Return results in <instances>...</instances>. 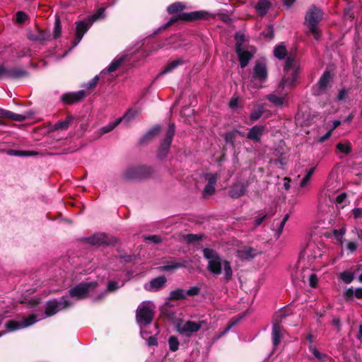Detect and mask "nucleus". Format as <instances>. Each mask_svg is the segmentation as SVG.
Here are the masks:
<instances>
[{"label":"nucleus","instance_id":"nucleus-20","mask_svg":"<svg viewBox=\"0 0 362 362\" xmlns=\"http://www.w3.org/2000/svg\"><path fill=\"white\" fill-rule=\"evenodd\" d=\"M166 283L165 276H159L152 279L148 284L145 285L147 291H156L160 289Z\"/></svg>","mask_w":362,"mask_h":362},{"label":"nucleus","instance_id":"nucleus-26","mask_svg":"<svg viewBox=\"0 0 362 362\" xmlns=\"http://www.w3.org/2000/svg\"><path fill=\"white\" fill-rule=\"evenodd\" d=\"M270 4L268 0H259L255 5V10L258 15L264 16L268 11Z\"/></svg>","mask_w":362,"mask_h":362},{"label":"nucleus","instance_id":"nucleus-52","mask_svg":"<svg viewBox=\"0 0 362 362\" xmlns=\"http://www.w3.org/2000/svg\"><path fill=\"white\" fill-rule=\"evenodd\" d=\"M25 117L23 115L11 112L10 118L12 120L22 122L25 119Z\"/></svg>","mask_w":362,"mask_h":362},{"label":"nucleus","instance_id":"nucleus-12","mask_svg":"<svg viewBox=\"0 0 362 362\" xmlns=\"http://www.w3.org/2000/svg\"><path fill=\"white\" fill-rule=\"evenodd\" d=\"M150 174V170L144 166H136L128 168L124 177L126 180H141L148 177Z\"/></svg>","mask_w":362,"mask_h":362},{"label":"nucleus","instance_id":"nucleus-37","mask_svg":"<svg viewBox=\"0 0 362 362\" xmlns=\"http://www.w3.org/2000/svg\"><path fill=\"white\" fill-rule=\"evenodd\" d=\"M339 277L345 284H350L354 279V274L351 272H344L339 274Z\"/></svg>","mask_w":362,"mask_h":362},{"label":"nucleus","instance_id":"nucleus-57","mask_svg":"<svg viewBox=\"0 0 362 362\" xmlns=\"http://www.w3.org/2000/svg\"><path fill=\"white\" fill-rule=\"evenodd\" d=\"M146 239L147 240H150L154 243H159L161 242V238L158 235H150L148 237H146Z\"/></svg>","mask_w":362,"mask_h":362},{"label":"nucleus","instance_id":"nucleus-13","mask_svg":"<svg viewBox=\"0 0 362 362\" xmlns=\"http://www.w3.org/2000/svg\"><path fill=\"white\" fill-rule=\"evenodd\" d=\"M205 13L203 11H193L189 13H182L178 16V17H173L165 25L164 28H166L178 20H182L185 21H191L197 19L204 18Z\"/></svg>","mask_w":362,"mask_h":362},{"label":"nucleus","instance_id":"nucleus-46","mask_svg":"<svg viewBox=\"0 0 362 362\" xmlns=\"http://www.w3.org/2000/svg\"><path fill=\"white\" fill-rule=\"evenodd\" d=\"M288 218H289V215L287 214H286L284 216V218L280 222L279 228L277 229V235H278V237L281 234V233L283 231V229L284 228V226H285L286 221H288Z\"/></svg>","mask_w":362,"mask_h":362},{"label":"nucleus","instance_id":"nucleus-29","mask_svg":"<svg viewBox=\"0 0 362 362\" xmlns=\"http://www.w3.org/2000/svg\"><path fill=\"white\" fill-rule=\"evenodd\" d=\"M122 122V119H117L115 122H110L108 124L103 127L100 129L99 132L100 135L105 134L106 133L110 132L112 131L117 125H119Z\"/></svg>","mask_w":362,"mask_h":362},{"label":"nucleus","instance_id":"nucleus-14","mask_svg":"<svg viewBox=\"0 0 362 362\" xmlns=\"http://www.w3.org/2000/svg\"><path fill=\"white\" fill-rule=\"evenodd\" d=\"M236 52L238 54L240 66L243 68L247 65L249 61L255 53L256 49L252 46L248 47L246 49L238 47Z\"/></svg>","mask_w":362,"mask_h":362},{"label":"nucleus","instance_id":"nucleus-41","mask_svg":"<svg viewBox=\"0 0 362 362\" xmlns=\"http://www.w3.org/2000/svg\"><path fill=\"white\" fill-rule=\"evenodd\" d=\"M71 118L67 117L65 120L60 121L55 124V129H66L71 124Z\"/></svg>","mask_w":362,"mask_h":362},{"label":"nucleus","instance_id":"nucleus-31","mask_svg":"<svg viewBox=\"0 0 362 362\" xmlns=\"http://www.w3.org/2000/svg\"><path fill=\"white\" fill-rule=\"evenodd\" d=\"M183 63V61L182 59H177V60H174L171 62H170L165 68L164 69L161 71V74H167L171 71H173V69H175V68H177L178 66L181 65Z\"/></svg>","mask_w":362,"mask_h":362},{"label":"nucleus","instance_id":"nucleus-19","mask_svg":"<svg viewBox=\"0 0 362 362\" xmlns=\"http://www.w3.org/2000/svg\"><path fill=\"white\" fill-rule=\"evenodd\" d=\"M127 59V54H122L120 55H118L110 64V66L103 70L100 75L103 76L104 74L108 72H113L115 70L118 69V67Z\"/></svg>","mask_w":362,"mask_h":362},{"label":"nucleus","instance_id":"nucleus-64","mask_svg":"<svg viewBox=\"0 0 362 362\" xmlns=\"http://www.w3.org/2000/svg\"><path fill=\"white\" fill-rule=\"evenodd\" d=\"M310 178L311 177L309 175H305V176L301 180V182L300 183V186L301 187H305L307 185V184L308 183V182L310 181Z\"/></svg>","mask_w":362,"mask_h":362},{"label":"nucleus","instance_id":"nucleus-15","mask_svg":"<svg viewBox=\"0 0 362 362\" xmlns=\"http://www.w3.org/2000/svg\"><path fill=\"white\" fill-rule=\"evenodd\" d=\"M91 24L92 22L89 20L88 22L80 21L77 23L76 30V39L74 41V46H76L80 42L84 34L88 31V30L90 27Z\"/></svg>","mask_w":362,"mask_h":362},{"label":"nucleus","instance_id":"nucleus-9","mask_svg":"<svg viewBox=\"0 0 362 362\" xmlns=\"http://www.w3.org/2000/svg\"><path fill=\"white\" fill-rule=\"evenodd\" d=\"M267 78V69L266 65L262 62L256 63L252 73V82L256 87H262Z\"/></svg>","mask_w":362,"mask_h":362},{"label":"nucleus","instance_id":"nucleus-62","mask_svg":"<svg viewBox=\"0 0 362 362\" xmlns=\"http://www.w3.org/2000/svg\"><path fill=\"white\" fill-rule=\"evenodd\" d=\"M11 111L0 108V117L4 118H10Z\"/></svg>","mask_w":362,"mask_h":362},{"label":"nucleus","instance_id":"nucleus-17","mask_svg":"<svg viewBox=\"0 0 362 362\" xmlns=\"http://www.w3.org/2000/svg\"><path fill=\"white\" fill-rule=\"evenodd\" d=\"M258 252L250 247L244 246L237 250V256L242 260H250L254 258Z\"/></svg>","mask_w":362,"mask_h":362},{"label":"nucleus","instance_id":"nucleus-42","mask_svg":"<svg viewBox=\"0 0 362 362\" xmlns=\"http://www.w3.org/2000/svg\"><path fill=\"white\" fill-rule=\"evenodd\" d=\"M105 8H100L95 14H93V16H91L90 17L89 21L93 22L96 20L103 18L105 17Z\"/></svg>","mask_w":362,"mask_h":362},{"label":"nucleus","instance_id":"nucleus-8","mask_svg":"<svg viewBox=\"0 0 362 362\" xmlns=\"http://www.w3.org/2000/svg\"><path fill=\"white\" fill-rule=\"evenodd\" d=\"M96 285L95 282L81 283L69 291V296L73 299H82L86 297L88 293L95 288Z\"/></svg>","mask_w":362,"mask_h":362},{"label":"nucleus","instance_id":"nucleus-30","mask_svg":"<svg viewBox=\"0 0 362 362\" xmlns=\"http://www.w3.org/2000/svg\"><path fill=\"white\" fill-rule=\"evenodd\" d=\"M186 298L185 291L181 288H177L172 291L170 293V298L172 300H180Z\"/></svg>","mask_w":362,"mask_h":362},{"label":"nucleus","instance_id":"nucleus-55","mask_svg":"<svg viewBox=\"0 0 362 362\" xmlns=\"http://www.w3.org/2000/svg\"><path fill=\"white\" fill-rule=\"evenodd\" d=\"M119 288L118 283L116 281H110L107 284V291L109 292H114Z\"/></svg>","mask_w":362,"mask_h":362},{"label":"nucleus","instance_id":"nucleus-27","mask_svg":"<svg viewBox=\"0 0 362 362\" xmlns=\"http://www.w3.org/2000/svg\"><path fill=\"white\" fill-rule=\"evenodd\" d=\"M140 112L137 109L130 108L123 115V117L119 119H122V121L128 124L134 120L139 115Z\"/></svg>","mask_w":362,"mask_h":362},{"label":"nucleus","instance_id":"nucleus-50","mask_svg":"<svg viewBox=\"0 0 362 362\" xmlns=\"http://www.w3.org/2000/svg\"><path fill=\"white\" fill-rule=\"evenodd\" d=\"M29 38L34 41H42L46 39V35L43 33H40L38 35H30Z\"/></svg>","mask_w":362,"mask_h":362},{"label":"nucleus","instance_id":"nucleus-51","mask_svg":"<svg viewBox=\"0 0 362 362\" xmlns=\"http://www.w3.org/2000/svg\"><path fill=\"white\" fill-rule=\"evenodd\" d=\"M27 18H28V16L26 15V13H25L22 11H18L16 13V21L19 23H24L26 21Z\"/></svg>","mask_w":362,"mask_h":362},{"label":"nucleus","instance_id":"nucleus-10","mask_svg":"<svg viewBox=\"0 0 362 362\" xmlns=\"http://www.w3.org/2000/svg\"><path fill=\"white\" fill-rule=\"evenodd\" d=\"M174 134L175 125L174 124H170L166 132L165 137L164 138L158 148V157L160 159L164 158L168 153Z\"/></svg>","mask_w":362,"mask_h":362},{"label":"nucleus","instance_id":"nucleus-56","mask_svg":"<svg viewBox=\"0 0 362 362\" xmlns=\"http://www.w3.org/2000/svg\"><path fill=\"white\" fill-rule=\"evenodd\" d=\"M26 71L18 69L12 70L11 72V75L13 77H21L26 75Z\"/></svg>","mask_w":362,"mask_h":362},{"label":"nucleus","instance_id":"nucleus-21","mask_svg":"<svg viewBox=\"0 0 362 362\" xmlns=\"http://www.w3.org/2000/svg\"><path fill=\"white\" fill-rule=\"evenodd\" d=\"M247 185L243 182L234 184L230 191L229 194L232 198L236 199L245 194Z\"/></svg>","mask_w":362,"mask_h":362},{"label":"nucleus","instance_id":"nucleus-34","mask_svg":"<svg viewBox=\"0 0 362 362\" xmlns=\"http://www.w3.org/2000/svg\"><path fill=\"white\" fill-rule=\"evenodd\" d=\"M185 8V6L180 2H176L168 7V11L169 13H175L179 11H182Z\"/></svg>","mask_w":362,"mask_h":362},{"label":"nucleus","instance_id":"nucleus-11","mask_svg":"<svg viewBox=\"0 0 362 362\" xmlns=\"http://www.w3.org/2000/svg\"><path fill=\"white\" fill-rule=\"evenodd\" d=\"M72 302L63 298L60 301L56 300L47 302L45 309V315L47 317L54 315L59 310L66 309L72 305Z\"/></svg>","mask_w":362,"mask_h":362},{"label":"nucleus","instance_id":"nucleus-32","mask_svg":"<svg viewBox=\"0 0 362 362\" xmlns=\"http://www.w3.org/2000/svg\"><path fill=\"white\" fill-rule=\"evenodd\" d=\"M337 149L343 153L348 154L351 151V145L349 141L339 142L337 145Z\"/></svg>","mask_w":362,"mask_h":362},{"label":"nucleus","instance_id":"nucleus-24","mask_svg":"<svg viewBox=\"0 0 362 362\" xmlns=\"http://www.w3.org/2000/svg\"><path fill=\"white\" fill-rule=\"evenodd\" d=\"M267 98L275 106L281 107L286 102V94L278 95L276 92H274V93H272L271 94H269L267 96Z\"/></svg>","mask_w":362,"mask_h":362},{"label":"nucleus","instance_id":"nucleus-54","mask_svg":"<svg viewBox=\"0 0 362 362\" xmlns=\"http://www.w3.org/2000/svg\"><path fill=\"white\" fill-rule=\"evenodd\" d=\"M199 288L197 286H193L189 288L187 291H185L186 296H196L199 293Z\"/></svg>","mask_w":362,"mask_h":362},{"label":"nucleus","instance_id":"nucleus-16","mask_svg":"<svg viewBox=\"0 0 362 362\" xmlns=\"http://www.w3.org/2000/svg\"><path fill=\"white\" fill-rule=\"evenodd\" d=\"M86 96L85 91L81 90L76 92L69 93L64 94L62 96V100L64 103L74 104L80 101Z\"/></svg>","mask_w":362,"mask_h":362},{"label":"nucleus","instance_id":"nucleus-53","mask_svg":"<svg viewBox=\"0 0 362 362\" xmlns=\"http://www.w3.org/2000/svg\"><path fill=\"white\" fill-rule=\"evenodd\" d=\"M285 313H286L285 310H280L278 313H276L274 317V322H276L277 323L280 322L283 320V318L286 316Z\"/></svg>","mask_w":362,"mask_h":362},{"label":"nucleus","instance_id":"nucleus-60","mask_svg":"<svg viewBox=\"0 0 362 362\" xmlns=\"http://www.w3.org/2000/svg\"><path fill=\"white\" fill-rule=\"evenodd\" d=\"M200 239V236L197 235H194V234H188L187 236H186V240L187 241L189 242V243H192V242H194L196 240H198Z\"/></svg>","mask_w":362,"mask_h":362},{"label":"nucleus","instance_id":"nucleus-4","mask_svg":"<svg viewBox=\"0 0 362 362\" xmlns=\"http://www.w3.org/2000/svg\"><path fill=\"white\" fill-rule=\"evenodd\" d=\"M323 12L321 9L313 6L310 8L305 16V23L316 40L320 38V32L318 30L317 25L322 19Z\"/></svg>","mask_w":362,"mask_h":362},{"label":"nucleus","instance_id":"nucleus-7","mask_svg":"<svg viewBox=\"0 0 362 362\" xmlns=\"http://www.w3.org/2000/svg\"><path fill=\"white\" fill-rule=\"evenodd\" d=\"M321 255L322 253L320 249L315 243H310L301 255V257L298 262V267H300L301 265L302 267L305 266V264L304 262L305 261L311 265L313 261Z\"/></svg>","mask_w":362,"mask_h":362},{"label":"nucleus","instance_id":"nucleus-35","mask_svg":"<svg viewBox=\"0 0 362 362\" xmlns=\"http://www.w3.org/2000/svg\"><path fill=\"white\" fill-rule=\"evenodd\" d=\"M264 107L262 105L258 106L256 109L253 110L250 114V119L252 121L257 120L262 115Z\"/></svg>","mask_w":362,"mask_h":362},{"label":"nucleus","instance_id":"nucleus-2","mask_svg":"<svg viewBox=\"0 0 362 362\" xmlns=\"http://www.w3.org/2000/svg\"><path fill=\"white\" fill-rule=\"evenodd\" d=\"M156 306L151 301H144L136 309V322L141 328V334L144 337L143 327L149 325L153 317Z\"/></svg>","mask_w":362,"mask_h":362},{"label":"nucleus","instance_id":"nucleus-58","mask_svg":"<svg viewBox=\"0 0 362 362\" xmlns=\"http://www.w3.org/2000/svg\"><path fill=\"white\" fill-rule=\"evenodd\" d=\"M352 294L357 298L362 299V288H357L354 290H351Z\"/></svg>","mask_w":362,"mask_h":362},{"label":"nucleus","instance_id":"nucleus-6","mask_svg":"<svg viewBox=\"0 0 362 362\" xmlns=\"http://www.w3.org/2000/svg\"><path fill=\"white\" fill-rule=\"evenodd\" d=\"M42 319H43V317H38L37 315H31L21 320H9L6 322L5 327L7 332H13L31 326Z\"/></svg>","mask_w":362,"mask_h":362},{"label":"nucleus","instance_id":"nucleus-48","mask_svg":"<svg viewBox=\"0 0 362 362\" xmlns=\"http://www.w3.org/2000/svg\"><path fill=\"white\" fill-rule=\"evenodd\" d=\"M239 133L238 131H233L226 134V141L228 143H233L235 136Z\"/></svg>","mask_w":362,"mask_h":362},{"label":"nucleus","instance_id":"nucleus-61","mask_svg":"<svg viewBox=\"0 0 362 362\" xmlns=\"http://www.w3.org/2000/svg\"><path fill=\"white\" fill-rule=\"evenodd\" d=\"M346 247L351 252H354L357 248V245L356 243L350 241L347 243Z\"/></svg>","mask_w":362,"mask_h":362},{"label":"nucleus","instance_id":"nucleus-25","mask_svg":"<svg viewBox=\"0 0 362 362\" xmlns=\"http://www.w3.org/2000/svg\"><path fill=\"white\" fill-rule=\"evenodd\" d=\"M272 334L273 345L276 346L280 343L283 335L281 327L278 324H274Z\"/></svg>","mask_w":362,"mask_h":362},{"label":"nucleus","instance_id":"nucleus-47","mask_svg":"<svg viewBox=\"0 0 362 362\" xmlns=\"http://www.w3.org/2000/svg\"><path fill=\"white\" fill-rule=\"evenodd\" d=\"M60 35H61V27L59 25V21L57 18L55 21L53 35H54V38H57L60 36Z\"/></svg>","mask_w":362,"mask_h":362},{"label":"nucleus","instance_id":"nucleus-28","mask_svg":"<svg viewBox=\"0 0 362 362\" xmlns=\"http://www.w3.org/2000/svg\"><path fill=\"white\" fill-rule=\"evenodd\" d=\"M186 267V262H177L172 261L169 262L168 264L162 267V271H172L175 270L178 268H182Z\"/></svg>","mask_w":362,"mask_h":362},{"label":"nucleus","instance_id":"nucleus-5","mask_svg":"<svg viewBox=\"0 0 362 362\" xmlns=\"http://www.w3.org/2000/svg\"><path fill=\"white\" fill-rule=\"evenodd\" d=\"M204 324V321H182L176 325V330L181 335L187 337H192L194 334L197 333Z\"/></svg>","mask_w":362,"mask_h":362},{"label":"nucleus","instance_id":"nucleus-23","mask_svg":"<svg viewBox=\"0 0 362 362\" xmlns=\"http://www.w3.org/2000/svg\"><path fill=\"white\" fill-rule=\"evenodd\" d=\"M208 181L207 185L204 187V195H211L215 192V185L216 182V175L210 174L206 176Z\"/></svg>","mask_w":362,"mask_h":362},{"label":"nucleus","instance_id":"nucleus-44","mask_svg":"<svg viewBox=\"0 0 362 362\" xmlns=\"http://www.w3.org/2000/svg\"><path fill=\"white\" fill-rule=\"evenodd\" d=\"M98 80H99V76H95L90 81H88V83L84 84L83 86V87H84V88H86L87 89L94 88L96 86V85H97V83L98 82Z\"/></svg>","mask_w":362,"mask_h":362},{"label":"nucleus","instance_id":"nucleus-38","mask_svg":"<svg viewBox=\"0 0 362 362\" xmlns=\"http://www.w3.org/2000/svg\"><path fill=\"white\" fill-rule=\"evenodd\" d=\"M10 155L17 156H31L36 155L37 153L35 151H11L9 152Z\"/></svg>","mask_w":362,"mask_h":362},{"label":"nucleus","instance_id":"nucleus-45","mask_svg":"<svg viewBox=\"0 0 362 362\" xmlns=\"http://www.w3.org/2000/svg\"><path fill=\"white\" fill-rule=\"evenodd\" d=\"M310 350L313 353L314 356L320 361H324L325 358L327 357L326 355L320 354L314 346H310Z\"/></svg>","mask_w":362,"mask_h":362},{"label":"nucleus","instance_id":"nucleus-49","mask_svg":"<svg viewBox=\"0 0 362 362\" xmlns=\"http://www.w3.org/2000/svg\"><path fill=\"white\" fill-rule=\"evenodd\" d=\"M308 280H309V284L311 287H315L317 284V276L313 274H309L308 275Z\"/></svg>","mask_w":362,"mask_h":362},{"label":"nucleus","instance_id":"nucleus-63","mask_svg":"<svg viewBox=\"0 0 362 362\" xmlns=\"http://www.w3.org/2000/svg\"><path fill=\"white\" fill-rule=\"evenodd\" d=\"M332 129H329L325 135L322 136H320L318 138V141L319 142H323L325 141V140H327L332 134Z\"/></svg>","mask_w":362,"mask_h":362},{"label":"nucleus","instance_id":"nucleus-59","mask_svg":"<svg viewBox=\"0 0 362 362\" xmlns=\"http://www.w3.org/2000/svg\"><path fill=\"white\" fill-rule=\"evenodd\" d=\"M347 97V90L345 89H341L338 95H337V100H344Z\"/></svg>","mask_w":362,"mask_h":362},{"label":"nucleus","instance_id":"nucleus-33","mask_svg":"<svg viewBox=\"0 0 362 362\" xmlns=\"http://www.w3.org/2000/svg\"><path fill=\"white\" fill-rule=\"evenodd\" d=\"M286 54V49L283 45H277L274 49V54L278 59H281L284 58Z\"/></svg>","mask_w":362,"mask_h":362},{"label":"nucleus","instance_id":"nucleus-22","mask_svg":"<svg viewBox=\"0 0 362 362\" xmlns=\"http://www.w3.org/2000/svg\"><path fill=\"white\" fill-rule=\"evenodd\" d=\"M264 127L262 126L255 125L250 129L247 133V139L258 142L260 141L263 134Z\"/></svg>","mask_w":362,"mask_h":362},{"label":"nucleus","instance_id":"nucleus-43","mask_svg":"<svg viewBox=\"0 0 362 362\" xmlns=\"http://www.w3.org/2000/svg\"><path fill=\"white\" fill-rule=\"evenodd\" d=\"M160 131V126H156L148 131V132L144 136V139H151L155 135L158 134Z\"/></svg>","mask_w":362,"mask_h":362},{"label":"nucleus","instance_id":"nucleus-1","mask_svg":"<svg viewBox=\"0 0 362 362\" xmlns=\"http://www.w3.org/2000/svg\"><path fill=\"white\" fill-rule=\"evenodd\" d=\"M203 255L208 260L207 269L211 274L218 275L223 271L226 280L231 279L233 270L228 261L222 259L215 250L210 248H204Z\"/></svg>","mask_w":362,"mask_h":362},{"label":"nucleus","instance_id":"nucleus-36","mask_svg":"<svg viewBox=\"0 0 362 362\" xmlns=\"http://www.w3.org/2000/svg\"><path fill=\"white\" fill-rule=\"evenodd\" d=\"M169 348L172 351H176L179 349L180 342L175 336H171L168 339Z\"/></svg>","mask_w":362,"mask_h":362},{"label":"nucleus","instance_id":"nucleus-39","mask_svg":"<svg viewBox=\"0 0 362 362\" xmlns=\"http://www.w3.org/2000/svg\"><path fill=\"white\" fill-rule=\"evenodd\" d=\"M336 203L338 207L343 208L347 203L346 194L341 193L336 198Z\"/></svg>","mask_w":362,"mask_h":362},{"label":"nucleus","instance_id":"nucleus-40","mask_svg":"<svg viewBox=\"0 0 362 362\" xmlns=\"http://www.w3.org/2000/svg\"><path fill=\"white\" fill-rule=\"evenodd\" d=\"M235 39L236 50L238 49V47L240 48H244L243 43L245 41V35L242 33H238L235 35Z\"/></svg>","mask_w":362,"mask_h":362},{"label":"nucleus","instance_id":"nucleus-18","mask_svg":"<svg viewBox=\"0 0 362 362\" xmlns=\"http://www.w3.org/2000/svg\"><path fill=\"white\" fill-rule=\"evenodd\" d=\"M331 79L330 74L327 71L325 72L321 76L317 86L314 88V93L315 95L322 94L327 88Z\"/></svg>","mask_w":362,"mask_h":362},{"label":"nucleus","instance_id":"nucleus-3","mask_svg":"<svg viewBox=\"0 0 362 362\" xmlns=\"http://www.w3.org/2000/svg\"><path fill=\"white\" fill-rule=\"evenodd\" d=\"M299 70V64L295 59L288 57L284 66V75L279 86L280 88L291 86L296 82Z\"/></svg>","mask_w":362,"mask_h":362}]
</instances>
